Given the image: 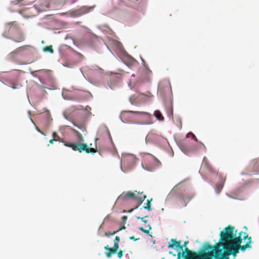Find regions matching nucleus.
Here are the masks:
<instances>
[{
  "label": "nucleus",
  "mask_w": 259,
  "mask_h": 259,
  "mask_svg": "<svg viewBox=\"0 0 259 259\" xmlns=\"http://www.w3.org/2000/svg\"><path fill=\"white\" fill-rule=\"evenodd\" d=\"M221 246H222V242L220 239L219 242L213 245L205 243L202 246V250L198 252L192 251L186 247L185 251L182 253L180 251L178 253V258L181 259L182 255L184 259H215L217 251L222 250L221 248Z\"/></svg>",
  "instance_id": "obj_1"
},
{
  "label": "nucleus",
  "mask_w": 259,
  "mask_h": 259,
  "mask_svg": "<svg viewBox=\"0 0 259 259\" xmlns=\"http://www.w3.org/2000/svg\"><path fill=\"white\" fill-rule=\"evenodd\" d=\"M71 130L76 136L78 143L63 142L65 146L71 148L74 151H78L80 153L84 151L87 153L95 154L97 152V145H96L95 148H92V144H91L90 146L89 147L87 144L83 143L84 141L83 137L78 131L74 128H71Z\"/></svg>",
  "instance_id": "obj_2"
},
{
  "label": "nucleus",
  "mask_w": 259,
  "mask_h": 259,
  "mask_svg": "<svg viewBox=\"0 0 259 259\" xmlns=\"http://www.w3.org/2000/svg\"><path fill=\"white\" fill-rule=\"evenodd\" d=\"M125 197L127 198H130L134 200H137L138 201V205L135 208V209L137 208L139 206H140L144 200L146 198V195L144 194L143 193H140L137 192V191H135V192H127L125 194ZM134 210V208H132L128 210L129 212H132Z\"/></svg>",
  "instance_id": "obj_3"
},
{
  "label": "nucleus",
  "mask_w": 259,
  "mask_h": 259,
  "mask_svg": "<svg viewBox=\"0 0 259 259\" xmlns=\"http://www.w3.org/2000/svg\"><path fill=\"white\" fill-rule=\"evenodd\" d=\"M93 8V7L82 6L78 9L70 10L67 14L72 17H78L90 12Z\"/></svg>",
  "instance_id": "obj_4"
},
{
  "label": "nucleus",
  "mask_w": 259,
  "mask_h": 259,
  "mask_svg": "<svg viewBox=\"0 0 259 259\" xmlns=\"http://www.w3.org/2000/svg\"><path fill=\"white\" fill-rule=\"evenodd\" d=\"M136 161V157L134 155L126 154L122 156L121 164L130 168L135 164Z\"/></svg>",
  "instance_id": "obj_5"
},
{
  "label": "nucleus",
  "mask_w": 259,
  "mask_h": 259,
  "mask_svg": "<svg viewBox=\"0 0 259 259\" xmlns=\"http://www.w3.org/2000/svg\"><path fill=\"white\" fill-rule=\"evenodd\" d=\"M158 92L161 95L164 94L169 95L171 93V88L169 82L167 80L161 81L158 85Z\"/></svg>",
  "instance_id": "obj_6"
},
{
  "label": "nucleus",
  "mask_w": 259,
  "mask_h": 259,
  "mask_svg": "<svg viewBox=\"0 0 259 259\" xmlns=\"http://www.w3.org/2000/svg\"><path fill=\"white\" fill-rule=\"evenodd\" d=\"M130 114H135L137 116V119H142L143 117L149 118L150 116L149 113L144 111H123L121 114V118H125Z\"/></svg>",
  "instance_id": "obj_7"
},
{
  "label": "nucleus",
  "mask_w": 259,
  "mask_h": 259,
  "mask_svg": "<svg viewBox=\"0 0 259 259\" xmlns=\"http://www.w3.org/2000/svg\"><path fill=\"white\" fill-rule=\"evenodd\" d=\"M194 196V194L192 192H185L179 197L178 200L182 206H186Z\"/></svg>",
  "instance_id": "obj_8"
},
{
  "label": "nucleus",
  "mask_w": 259,
  "mask_h": 259,
  "mask_svg": "<svg viewBox=\"0 0 259 259\" xmlns=\"http://www.w3.org/2000/svg\"><path fill=\"white\" fill-rule=\"evenodd\" d=\"M181 242L180 241H178L175 239H171L168 243V248H173L175 247H178L181 250H183V247H186L188 243V241H185L183 245L181 244Z\"/></svg>",
  "instance_id": "obj_9"
},
{
  "label": "nucleus",
  "mask_w": 259,
  "mask_h": 259,
  "mask_svg": "<svg viewBox=\"0 0 259 259\" xmlns=\"http://www.w3.org/2000/svg\"><path fill=\"white\" fill-rule=\"evenodd\" d=\"M119 248V243H114V246L113 248H110L108 245L104 247V249L107 250L105 253L106 256L108 258H110L111 255L115 254Z\"/></svg>",
  "instance_id": "obj_10"
},
{
  "label": "nucleus",
  "mask_w": 259,
  "mask_h": 259,
  "mask_svg": "<svg viewBox=\"0 0 259 259\" xmlns=\"http://www.w3.org/2000/svg\"><path fill=\"white\" fill-rule=\"evenodd\" d=\"M24 36L19 30L16 29L12 34V39L16 42H21L24 40Z\"/></svg>",
  "instance_id": "obj_11"
},
{
  "label": "nucleus",
  "mask_w": 259,
  "mask_h": 259,
  "mask_svg": "<svg viewBox=\"0 0 259 259\" xmlns=\"http://www.w3.org/2000/svg\"><path fill=\"white\" fill-rule=\"evenodd\" d=\"M26 47V46H24L16 49L14 51L11 52L9 54V57L11 59L15 58L18 55V54L21 53L24 50V49Z\"/></svg>",
  "instance_id": "obj_12"
},
{
  "label": "nucleus",
  "mask_w": 259,
  "mask_h": 259,
  "mask_svg": "<svg viewBox=\"0 0 259 259\" xmlns=\"http://www.w3.org/2000/svg\"><path fill=\"white\" fill-rule=\"evenodd\" d=\"M34 7L38 12H44L47 11L49 8V4L46 1L39 5H35Z\"/></svg>",
  "instance_id": "obj_13"
},
{
  "label": "nucleus",
  "mask_w": 259,
  "mask_h": 259,
  "mask_svg": "<svg viewBox=\"0 0 259 259\" xmlns=\"http://www.w3.org/2000/svg\"><path fill=\"white\" fill-rule=\"evenodd\" d=\"M62 96L65 99L72 100L73 99L72 92L68 90H63L62 92Z\"/></svg>",
  "instance_id": "obj_14"
},
{
  "label": "nucleus",
  "mask_w": 259,
  "mask_h": 259,
  "mask_svg": "<svg viewBox=\"0 0 259 259\" xmlns=\"http://www.w3.org/2000/svg\"><path fill=\"white\" fill-rule=\"evenodd\" d=\"M154 115L158 120L160 121H163L164 120V117H163L161 113L159 110L155 111Z\"/></svg>",
  "instance_id": "obj_15"
},
{
  "label": "nucleus",
  "mask_w": 259,
  "mask_h": 259,
  "mask_svg": "<svg viewBox=\"0 0 259 259\" xmlns=\"http://www.w3.org/2000/svg\"><path fill=\"white\" fill-rule=\"evenodd\" d=\"M152 200V199H148L147 200L146 205L145 206H144L143 208L144 209L148 210V211H151V202Z\"/></svg>",
  "instance_id": "obj_16"
},
{
  "label": "nucleus",
  "mask_w": 259,
  "mask_h": 259,
  "mask_svg": "<svg viewBox=\"0 0 259 259\" xmlns=\"http://www.w3.org/2000/svg\"><path fill=\"white\" fill-rule=\"evenodd\" d=\"M125 228V227L124 226H123L122 228L119 229L118 230L114 231L113 232H109H109H106L105 233V235L106 236H108L109 235H113L115 234L116 233H117L118 232H119L120 230H121L122 229H124Z\"/></svg>",
  "instance_id": "obj_17"
},
{
  "label": "nucleus",
  "mask_w": 259,
  "mask_h": 259,
  "mask_svg": "<svg viewBox=\"0 0 259 259\" xmlns=\"http://www.w3.org/2000/svg\"><path fill=\"white\" fill-rule=\"evenodd\" d=\"M53 139H55V141L61 142L63 143L62 140L59 137L58 134L56 132H53L52 134Z\"/></svg>",
  "instance_id": "obj_18"
},
{
  "label": "nucleus",
  "mask_w": 259,
  "mask_h": 259,
  "mask_svg": "<svg viewBox=\"0 0 259 259\" xmlns=\"http://www.w3.org/2000/svg\"><path fill=\"white\" fill-rule=\"evenodd\" d=\"M73 124H74V125L76 126L77 128L80 129L83 132L86 131L85 127L83 125H82V124H77V123H74V122L73 123Z\"/></svg>",
  "instance_id": "obj_19"
},
{
  "label": "nucleus",
  "mask_w": 259,
  "mask_h": 259,
  "mask_svg": "<svg viewBox=\"0 0 259 259\" xmlns=\"http://www.w3.org/2000/svg\"><path fill=\"white\" fill-rule=\"evenodd\" d=\"M148 230L145 229L142 227H139V230H140L141 231H142L143 232H144L145 233L149 234V231L150 230H151L152 228H151V226L150 225H149L148 226Z\"/></svg>",
  "instance_id": "obj_20"
},
{
  "label": "nucleus",
  "mask_w": 259,
  "mask_h": 259,
  "mask_svg": "<svg viewBox=\"0 0 259 259\" xmlns=\"http://www.w3.org/2000/svg\"><path fill=\"white\" fill-rule=\"evenodd\" d=\"M44 51L45 52H49L52 54L54 53V50L53 49L52 46H50L44 48Z\"/></svg>",
  "instance_id": "obj_21"
},
{
  "label": "nucleus",
  "mask_w": 259,
  "mask_h": 259,
  "mask_svg": "<svg viewBox=\"0 0 259 259\" xmlns=\"http://www.w3.org/2000/svg\"><path fill=\"white\" fill-rule=\"evenodd\" d=\"M223 187V184H219L217 185L216 188H215L217 192L218 193H219L221 192V191L222 190Z\"/></svg>",
  "instance_id": "obj_22"
},
{
  "label": "nucleus",
  "mask_w": 259,
  "mask_h": 259,
  "mask_svg": "<svg viewBox=\"0 0 259 259\" xmlns=\"http://www.w3.org/2000/svg\"><path fill=\"white\" fill-rule=\"evenodd\" d=\"M148 215H145L144 217H140L139 216H137L136 217V218L138 219V220H141V221L144 223H147L148 222V220H145V218L148 217Z\"/></svg>",
  "instance_id": "obj_23"
},
{
  "label": "nucleus",
  "mask_w": 259,
  "mask_h": 259,
  "mask_svg": "<svg viewBox=\"0 0 259 259\" xmlns=\"http://www.w3.org/2000/svg\"><path fill=\"white\" fill-rule=\"evenodd\" d=\"M191 136V137L195 140V141L197 142L198 140H197V138L196 137V136H195V135H194L193 133L190 132L187 135V137H189V136Z\"/></svg>",
  "instance_id": "obj_24"
},
{
  "label": "nucleus",
  "mask_w": 259,
  "mask_h": 259,
  "mask_svg": "<svg viewBox=\"0 0 259 259\" xmlns=\"http://www.w3.org/2000/svg\"><path fill=\"white\" fill-rule=\"evenodd\" d=\"M124 252V250H119L117 252V256L119 258H121L123 256V253Z\"/></svg>",
  "instance_id": "obj_25"
},
{
  "label": "nucleus",
  "mask_w": 259,
  "mask_h": 259,
  "mask_svg": "<svg viewBox=\"0 0 259 259\" xmlns=\"http://www.w3.org/2000/svg\"><path fill=\"white\" fill-rule=\"evenodd\" d=\"M149 159L150 160L154 161L155 163H156L157 162V159L154 156L151 155H150Z\"/></svg>",
  "instance_id": "obj_26"
},
{
  "label": "nucleus",
  "mask_w": 259,
  "mask_h": 259,
  "mask_svg": "<svg viewBox=\"0 0 259 259\" xmlns=\"http://www.w3.org/2000/svg\"><path fill=\"white\" fill-rule=\"evenodd\" d=\"M120 241V237L119 236H116L114 240V243H119Z\"/></svg>",
  "instance_id": "obj_27"
},
{
  "label": "nucleus",
  "mask_w": 259,
  "mask_h": 259,
  "mask_svg": "<svg viewBox=\"0 0 259 259\" xmlns=\"http://www.w3.org/2000/svg\"><path fill=\"white\" fill-rule=\"evenodd\" d=\"M155 164H151L149 165V168H146L148 170H151L155 167Z\"/></svg>",
  "instance_id": "obj_28"
},
{
  "label": "nucleus",
  "mask_w": 259,
  "mask_h": 259,
  "mask_svg": "<svg viewBox=\"0 0 259 259\" xmlns=\"http://www.w3.org/2000/svg\"><path fill=\"white\" fill-rule=\"evenodd\" d=\"M258 162V160L257 159H253L251 161V164L252 165H255Z\"/></svg>",
  "instance_id": "obj_29"
},
{
  "label": "nucleus",
  "mask_w": 259,
  "mask_h": 259,
  "mask_svg": "<svg viewBox=\"0 0 259 259\" xmlns=\"http://www.w3.org/2000/svg\"><path fill=\"white\" fill-rule=\"evenodd\" d=\"M130 239L134 240V241H136L137 240H139V238L136 239V238H135V237L134 236H131V237H130Z\"/></svg>",
  "instance_id": "obj_30"
},
{
  "label": "nucleus",
  "mask_w": 259,
  "mask_h": 259,
  "mask_svg": "<svg viewBox=\"0 0 259 259\" xmlns=\"http://www.w3.org/2000/svg\"><path fill=\"white\" fill-rule=\"evenodd\" d=\"M127 219V217L126 216H123L122 217V220L124 221V222H125Z\"/></svg>",
  "instance_id": "obj_31"
},
{
  "label": "nucleus",
  "mask_w": 259,
  "mask_h": 259,
  "mask_svg": "<svg viewBox=\"0 0 259 259\" xmlns=\"http://www.w3.org/2000/svg\"><path fill=\"white\" fill-rule=\"evenodd\" d=\"M130 102L131 103V104H133L134 103V100H133V97H131L130 98Z\"/></svg>",
  "instance_id": "obj_32"
},
{
  "label": "nucleus",
  "mask_w": 259,
  "mask_h": 259,
  "mask_svg": "<svg viewBox=\"0 0 259 259\" xmlns=\"http://www.w3.org/2000/svg\"><path fill=\"white\" fill-rule=\"evenodd\" d=\"M55 139H52L50 140V141H49V143H50V144H53L54 142V141H55Z\"/></svg>",
  "instance_id": "obj_33"
},
{
  "label": "nucleus",
  "mask_w": 259,
  "mask_h": 259,
  "mask_svg": "<svg viewBox=\"0 0 259 259\" xmlns=\"http://www.w3.org/2000/svg\"><path fill=\"white\" fill-rule=\"evenodd\" d=\"M36 130H37V132H39L41 134H43L42 132L37 126H36Z\"/></svg>",
  "instance_id": "obj_34"
},
{
  "label": "nucleus",
  "mask_w": 259,
  "mask_h": 259,
  "mask_svg": "<svg viewBox=\"0 0 259 259\" xmlns=\"http://www.w3.org/2000/svg\"><path fill=\"white\" fill-rule=\"evenodd\" d=\"M142 62H143V64L144 65H145V61H144V59H142Z\"/></svg>",
  "instance_id": "obj_35"
},
{
  "label": "nucleus",
  "mask_w": 259,
  "mask_h": 259,
  "mask_svg": "<svg viewBox=\"0 0 259 259\" xmlns=\"http://www.w3.org/2000/svg\"><path fill=\"white\" fill-rule=\"evenodd\" d=\"M201 144L202 146L204 148H205V147L204 145H203L202 143H201Z\"/></svg>",
  "instance_id": "obj_36"
},
{
  "label": "nucleus",
  "mask_w": 259,
  "mask_h": 259,
  "mask_svg": "<svg viewBox=\"0 0 259 259\" xmlns=\"http://www.w3.org/2000/svg\"><path fill=\"white\" fill-rule=\"evenodd\" d=\"M99 140V139L96 138V139H95V141H96V142H97V140Z\"/></svg>",
  "instance_id": "obj_37"
},
{
  "label": "nucleus",
  "mask_w": 259,
  "mask_h": 259,
  "mask_svg": "<svg viewBox=\"0 0 259 259\" xmlns=\"http://www.w3.org/2000/svg\"><path fill=\"white\" fill-rule=\"evenodd\" d=\"M161 259H165L164 257H162Z\"/></svg>",
  "instance_id": "obj_38"
}]
</instances>
